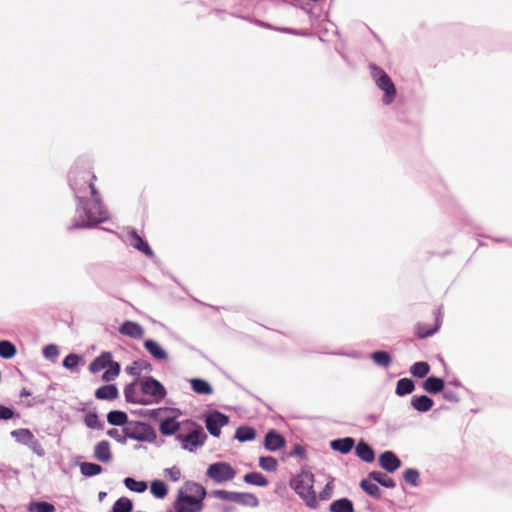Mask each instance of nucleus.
I'll return each instance as SVG.
<instances>
[{
    "label": "nucleus",
    "instance_id": "53",
    "mask_svg": "<svg viewBox=\"0 0 512 512\" xmlns=\"http://www.w3.org/2000/svg\"><path fill=\"white\" fill-rule=\"evenodd\" d=\"M14 416V412L12 409L0 405V419L1 420H9Z\"/></svg>",
    "mask_w": 512,
    "mask_h": 512
},
{
    "label": "nucleus",
    "instance_id": "45",
    "mask_svg": "<svg viewBox=\"0 0 512 512\" xmlns=\"http://www.w3.org/2000/svg\"><path fill=\"white\" fill-rule=\"evenodd\" d=\"M58 355H59L58 347L54 344L46 345L43 348V356L46 359L54 361L57 359Z\"/></svg>",
    "mask_w": 512,
    "mask_h": 512
},
{
    "label": "nucleus",
    "instance_id": "29",
    "mask_svg": "<svg viewBox=\"0 0 512 512\" xmlns=\"http://www.w3.org/2000/svg\"><path fill=\"white\" fill-rule=\"evenodd\" d=\"M439 327H440V321H439V318L437 317L436 323L433 327H428L426 324L419 323L416 326V334L420 338L430 337L438 331Z\"/></svg>",
    "mask_w": 512,
    "mask_h": 512
},
{
    "label": "nucleus",
    "instance_id": "16",
    "mask_svg": "<svg viewBox=\"0 0 512 512\" xmlns=\"http://www.w3.org/2000/svg\"><path fill=\"white\" fill-rule=\"evenodd\" d=\"M144 347L154 359L158 361H166L168 359V353L158 342L148 339L144 342Z\"/></svg>",
    "mask_w": 512,
    "mask_h": 512
},
{
    "label": "nucleus",
    "instance_id": "44",
    "mask_svg": "<svg viewBox=\"0 0 512 512\" xmlns=\"http://www.w3.org/2000/svg\"><path fill=\"white\" fill-rule=\"evenodd\" d=\"M259 466L266 471L273 472L277 469V460L271 456L261 457Z\"/></svg>",
    "mask_w": 512,
    "mask_h": 512
},
{
    "label": "nucleus",
    "instance_id": "40",
    "mask_svg": "<svg viewBox=\"0 0 512 512\" xmlns=\"http://www.w3.org/2000/svg\"><path fill=\"white\" fill-rule=\"evenodd\" d=\"M430 371V366L427 362H416L411 366L410 372L413 376L423 378Z\"/></svg>",
    "mask_w": 512,
    "mask_h": 512
},
{
    "label": "nucleus",
    "instance_id": "28",
    "mask_svg": "<svg viewBox=\"0 0 512 512\" xmlns=\"http://www.w3.org/2000/svg\"><path fill=\"white\" fill-rule=\"evenodd\" d=\"M414 382L409 378H402L397 382L395 393L398 396H404L414 391Z\"/></svg>",
    "mask_w": 512,
    "mask_h": 512
},
{
    "label": "nucleus",
    "instance_id": "57",
    "mask_svg": "<svg viewBox=\"0 0 512 512\" xmlns=\"http://www.w3.org/2000/svg\"><path fill=\"white\" fill-rule=\"evenodd\" d=\"M294 453L301 456L303 454V448L300 446H296L294 449Z\"/></svg>",
    "mask_w": 512,
    "mask_h": 512
},
{
    "label": "nucleus",
    "instance_id": "37",
    "mask_svg": "<svg viewBox=\"0 0 512 512\" xmlns=\"http://www.w3.org/2000/svg\"><path fill=\"white\" fill-rule=\"evenodd\" d=\"M244 481L248 484H252V485H256V486H260V487H264L268 484V481L266 480V478L258 472L247 473L244 476Z\"/></svg>",
    "mask_w": 512,
    "mask_h": 512
},
{
    "label": "nucleus",
    "instance_id": "6",
    "mask_svg": "<svg viewBox=\"0 0 512 512\" xmlns=\"http://www.w3.org/2000/svg\"><path fill=\"white\" fill-rule=\"evenodd\" d=\"M189 432L187 434L179 433L176 439L181 443V447L189 452H194L202 447L207 438L203 428L195 423H189Z\"/></svg>",
    "mask_w": 512,
    "mask_h": 512
},
{
    "label": "nucleus",
    "instance_id": "39",
    "mask_svg": "<svg viewBox=\"0 0 512 512\" xmlns=\"http://www.w3.org/2000/svg\"><path fill=\"white\" fill-rule=\"evenodd\" d=\"M124 485L131 491L142 493L146 491L147 484L144 481H137L134 478L127 477L124 479Z\"/></svg>",
    "mask_w": 512,
    "mask_h": 512
},
{
    "label": "nucleus",
    "instance_id": "55",
    "mask_svg": "<svg viewBox=\"0 0 512 512\" xmlns=\"http://www.w3.org/2000/svg\"><path fill=\"white\" fill-rule=\"evenodd\" d=\"M166 412H168V409L167 408H158V409H153V410H150L148 411V414L151 416V417H158V416H162L163 414H165Z\"/></svg>",
    "mask_w": 512,
    "mask_h": 512
},
{
    "label": "nucleus",
    "instance_id": "59",
    "mask_svg": "<svg viewBox=\"0 0 512 512\" xmlns=\"http://www.w3.org/2000/svg\"><path fill=\"white\" fill-rule=\"evenodd\" d=\"M98 496H99V499L102 500L106 497V492H100Z\"/></svg>",
    "mask_w": 512,
    "mask_h": 512
},
{
    "label": "nucleus",
    "instance_id": "11",
    "mask_svg": "<svg viewBox=\"0 0 512 512\" xmlns=\"http://www.w3.org/2000/svg\"><path fill=\"white\" fill-rule=\"evenodd\" d=\"M124 396L127 402L140 404V405H150L151 401L148 397L144 396L141 391V387L139 385V381H134L128 385H126L124 389Z\"/></svg>",
    "mask_w": 512,
    "mask_h": 512
},
{
    "label": "nucleus",
    "instance_id": "8",
    "mask_svg": "<svg viewBox=\"0 0 512 512\" xmlns=\"http://www.w3.org/2000/svg\"><path fill=\"white\" fill-rule=\"evenodd\" d=\"M139 385L144 396L150 399L151 404L159 403L166 396L164 386L151 376L140 379Z\"/></svg>",
    "mask_w": 512,
    "mask_h": 512
},
{
    "label": "nucleus",
    "instance_id": "7",
    "mask_svg": "<svg viewBox=\"0 0 512 512\" xmlns=\"http://www.w3.org/2000/svg\"><path fill=\"white\" fill-rule=\"evenodd\" d=\"M206 476L216 484H223L235 478L236 470L227 462H215L208 466Z\"/></svg>",
    "mask_w": 512,
    "mask_h": 512
},
{
    "label": "nucleus",
    "instance_id": "31",
    "mask_svg": "<svg viewBox=\"0 0 512 512\" xmlns=\"http://www.w3.org/2000/svg\"><path fill=\"white\" fill-rule=\"evenodd\" d=\"M80 471L85 477H93L102 473L103 469L99 464L83 462L80 464Z\"/></svg>",
    "mask_w": 512,
    "mask_h": 512
},
{
    "label": "nucleus",
    "instance_id": "20",
    "mask_svg": "<svg viewBox=\"0 0 512 512\" xmlns=\"http://www.w3.org/2000/svg\"><path fill=\"white\" fill-rule=\"evenodd\" d=\"M232 502L250 507H257L259 504V501L254 494L246 492H234Z\"/></svg>",
    "mask_w": 512,
    "mask_h": 512
},
{
    "label": "nucleus",
    "instance_id": "9",
    "mask_svg": "<svg viewBox=\"0 0 512 512\" xmlns=\"http://www.w3.org/2000/svg\"><path fill=\"white\" fill-rule=\"evenodd\" d=\"M11 436L20 444L27 446L39 457L45 455V451L40 442L35 438L33 433L26 428L11 431Z\"/></svg>",
    "mask_w": 512,
    "mask_h": 512
},
{
    "label": "nucleus",
    "instance_id": "14",
    "mask_svg": "<svg viewBox=\"0 0 512 512\" xmlns=\"http://www.w3.org/2000/svg\"><path fill=\"white\" fill-rule=\"evenodd\" d=\"M152 434L153 431L150 426L144 423H139L133 431H131L130 428H126V436L138 441L149 440Z\"/></svg>",
    "mask_w": 512,
    "mask_h": 512
},
{
    "label": "nucleus",
    "instance_id": "4",
    "mask_svg": "<svg viewBox=\"0 0 512 512\" xmlns=\"http://www.w3.org/2000/svg\"><path fill=\"white\" fill-rule=\"evenodd\" d=\"M371 76L376 86L384 92L382 102L390 105L396 97V87L388 74L380 67L371 64L369 66Z\"/></svg>",
    "mask_w": 512,
    "mask_h": 512
},
{
    "label": "nucleus",
    "instance_id": "32",
    "mask_svg": "<svg viewBox=\"0 0 512 512\" xmlns=\"http://www.w3.org/2000/svg\"><path fill=\"white\" fill-rule=\"evenodd\" d=\"M27 510L28 512H55L56 508L53 504L45 501H32Z\"/></svg>",
    "mask_w": 512,
    "mask_h": 512
},
{
    "label": "nucleus",
    "instance_id": "25",
    "mask_svg": "<svg viewBox=\"0 0 512 512\" xmlns=\"http://www.w3.org/2000/svg\"><path fill=\"white\" fill-rule=\"evenodd\" d=\"M179 428L180 424L174 417H167L161 421L159 430L163 435H173Z\"/></svg>",
    "mask_w": 512,
    "mask_h": 512
},
{
    "label": "nucleus",
    "instance_id": "17",
    "mask_svg": "<svg viewBox=\"0 0 512 512\" xmlns=\"http://www.w3.org/2000/svg\"><path fill=\"white\" fill-rule=\"evenodd\" d=\"M93 456L96 460L108 463L112 459V453L110 450V444L108 441L103 440L98 442L94 447V453Z\"/></svg>",
    "mask_w": 512,
    "mask_h": 512
},
{
    "label": "nucleus",
    "instance_id": "22",
    "mask_svg": "<svg viewBox=\"0 0 512 512\" xmlns=\"http://www.w3.org/2000/svg\"><path fill=\"white\" fill-rule=\"evenodd\" d=\"M118 389L115 385L109 384L98 388L95 392V397L101 400H114L118 397Z\"/></svg>",
    "mask_w": 512,
    "mask_h": 512
},
{
    "label": "nucleus",
    "instance_id": "34",
    "mask_svg": "<svg viewBox=\"0 0 512 512\" xmlns=\"http://www.w3.org/2000/svg\"><path fill=\"white\" fill-rule=\"evenodd\" d=\"M255 436V430L248 426H241L237 428L235 433V438L240 442L251 441L255 438Z\"/></svg>",
    "mask_w": 512,
    "mask_h": 512
},
{
    "label": "nucleus",
    "instance_id": "15",
    "mask_svg": "<svg viewBox=\"0 0 512 512\" xmlns=\"http://www.w3.org/2000/svg\"><path fill=\"white\" fill-rule=\"evenodd\" d=\"M119 332L133 339H141L144 335L142 326L133 321H125L119 328Z\"/></svg>",
    "mask_w": 512,
    "mask_h": 512
},
{
    "label": "nucleus",
    "instance_id": "30",
    "mask_svg": "<svg viewBox=\"0 0 512 512\" xmlns=\"http://www.w3.org/2000/svg\"><path fill=\"white\" fill-rule=\"evenodd\" d=\"M369 478L384 487H387V488L395 487L394 480L392 478H390L389 476H387L385 473H382L379 471H373L369 474Z\"/></svg>",
    "mask_w": 512,
    "mask_h": 512
},
{
    "label": "nucleus",
    "instance_id": "18",
    "mask_svg": "<svg viewBox=\"0 0 512 512\" xmlns=\"http://www.w3.org/2000/svg\"><path fill=\"white\" fill-rule=\"evenodd\" d=\"M284 443V438L274 430L269 431L265 436L264 446L269 451L279 450L284 446Z\"/></svg>",
    "mask_w": 512,
    "mask_h": 512
},
{
    "label": "nucleus",
    "instance_id": "19",
    "mask_svg": "<svg viewBox=\"0 0 512 512\" xmlns=\"http://www.w3.org/2000/svg\"><path fill=\"white\" fill-rule=\"evenodd\" d=\"M433 405L434 401L426 395L413 396L411 398V406L418 412H427L433 407Z\"/></svg>",
    "mask_w": 512,
    "mask_h": 512
},
{
    "label": "nucleus",
    "instance_id": "26",
    "mask_svg": "<svg viewBox=\"0 0 512 512\" xmlns=\"http://www.w3.org/2000/svg\"><path fill=\"white\" fill-rule=\"evenodd\" d=\"M423 388L428 393L436 394L443 390L444 381L440 378L431 376L423 382Z\"/></svg>",
    "mask_w": 512,
    "mask_h": 512
},
{
    "label": "nucleus",
    "instance_id": "43",
    "mask_svg": "<svg viewBox=\"0 0 512 512\" xmlns=\"http://www.w3.org/2000/svg\"><path fill=\"white\" fill-rule=\"evenodd\" d=\"M84 423L88 428L91 429H102L103 423L99 420L95 412H89L84 418Z\"/></svg>",
    "mask_w": 512,
    "mask_h": 512
},
{
    "label": "nucleus",
    "instance_id": "49",
    "mask_svg": "<svg viewBox=\"0 0 512 512\" xmlns=\"http://www.w3.org/2000/svg\"><path fill=\"white\" fill-rule=\"evenodd\" d=\"M107 434L115 439L116 441L120 442V443H125L126 439L128 438L126 436V429L124 431H120L116 428H113V429H110L108 430Z\"/></svg>",
    "mask_w": 512,
    "mask_h": 512
},
{
    "label": "nucleus",
    "instance_id": "54",
    "mask_svg": "<svg viewBox=\"0 0 512 512\" xmlns=\"http://www.w3.org/2000/svg\"><path fill=\"white\" fill-rule=\"evenodd\" d=\"M443 397L446 400L451 401V402H457L458 401V396L456 395V393H454L453 391H450V390L444 391Z\"/></svg>",
    "mask_w": 512,
    "mask_h": 512
},
{
    "label": "nucleus",
    "instance_id": "13",
    "mask_svg": "<svg viewBox=\"0 0 512 512\" xmlns=\"http://www.w3.org/2000/svg\"><path fill=\"white\" fill-rule=\"evenodd\" d=\"M380 466L386 471L392 473L401 466L399 458L391 451H385L379 457Z\"/></svg>",
    "mask_w": 512,
    "mask_h": 512
},
{
    "label": "nucleus",
    "instance_id": "46",
    "mask_svg": "<svg viewBox=\"0 0 512 512\" xmlns=\"http://www.w3.org/2000/svg\"><path fill=\"white\" fill-rule=\"evenodd\" d=\"M404 480L411 484L412 486H417L418 485V479H419V473L417 470L415 469H407L405 472H404Z\"/></svg>",
    "mask_w": 512,
    "mask_h": 512
},
{
    "label": "nucleus",
    "instance_id": "21",
    "mask_svg": "<svg viewBox=\"0 0 512 512\" xmlns=\"http://www.w3.org/2000/svg\"><path fill=\"white\" fill-rule=\"evenodd\" d=\"M192 390L200 395H210L213 388L209 382L200 378H192L189 380Z\"/></svg>",
    "mask_w": 512,
    "mask_h": 512
},
{
    "label": "nucleus",
    "instance_id": "38",
    "mask_svg": "<svg viewBox=\"0 0 512 512\" xmlns=\"http://www.w3.org/2000/svg\"><path fill=\"white\" fill-rule=\"evenodd\" d=\"M361 488L370 496L379 498L381 495V490L378 485L372 482L370 479H364L360 483Z\"/></svg>",
    "mask_w": 512,
    "mask_h": 512
},
{
    "label": "nucleus",
    "instance_id": "35",
    "mask_svg": "<svg viewBox=\"0 0 512 512\" xmlns=\"http://www.w3.org/2000/svg\"><path fill=\"white\" fill-rule=\"evenodd\" d=\"M107 421L111 425L121 426L128 421L127 414L123 411L114 410L108 413Z\"/></svg>",
    "mask_w": 512,
    "mask_h": 512
},
{
    "label": "nucleus",
    "instance_id": "51",
    "mask_svg": "<svg viewBox=\"0 0 512 512\" xmlns=\"http://www.w3.org/2000/svg\"><path fill=\"white\" fill-rule=\"evenodd\" d=\"M165 474L167 476H169V478L173 481V482H177L179 481L180 477H181V471L178 467H171V468H167L165 470Z\"/></svg>",
    "mask_w": 512,
    "mask_h": 512
},
{
    "label": "nucleus",
    "instance_id": "3",
    "mask_svg": "<svg viewBox=\"0 0 512 512\" xmlns=\"http://www.w3.org/2000/svg\"><path fill=\"white\" fill-rule=\"evenodd\" d=\"M313 485L314 475L307 470H302L300 473L295 475L290 481L291 488L310 508H316L318 505Z\"/></svg>",
    "mask_w": 512,
    "mask_h": 512
},
{
    "label": "nucleus",
    "instance_id": "1",
    "mask_svg": "<svg viewBox=\"0 0 512 512\" xmlns=\"http://www.w3.org/2000/svg\"><path fill=\"white\" fill-rule=\"evenodd\" d=\"M93 179L95 176L88 170L70 172V186L78 200L72 228H90L108 219V212L100 201Z\"/></svg>",
    "mask_w": 512,
    "mask_h": 512
},
{
    "label": "nucleus",
    "instance_id": "23",
    "mask_svg": "<svg viewBox=\"0 0 512 512\" xmlns=\"http://www.w3.org/2000/svg\"><path fill=\"white\" fill-rule=\"evenodd\" d=\"M356 455L363 461L370 463L374 461L375 454L373 449L364 441H360L356 446Z\"/></svg>",
    "mask_w": 512,
    "mask_h": 512
},
{
    "label": "nucleus",
    "instance_id": "52",
    "mask_svg": "<svg viewBox=\"0 0 512 512\" xmlns=\"http://www.w3.org/2000/svg\"><path fill=\"white\" fill-rule=\"evenodd\" d=\"M332 490H333L332 482H328L326 484L325 488L323 489V491L320 492L319 498L321 500H328L332 496Z\"/></svg>",
    "mask_w": 512,
    "mask_h": 512
},
{
    "label": "nucleus",
    "instance_id": "42",
    "mask_svg": "<svg viewBox=\"0 0 512 512\" xmlns=\"http://www.w3.org/2000/svg\"><path fill=\"white\" fill-rule=\"evenodd\" d=\"M151 493L156 497V498H164L166 495H167V486L165 485L164 482L160 481V480H155L151 483Z\"/></svg>",
    "mask_w": 512,
    "mask_h": 512
},
{
    "label": "nucleus",
    "instance_id": "60",
    "mask_svg": "<svg viewBox=\"0 0 512 512\" xmlns=\"http://www.w3.org/2000/svg\"><path fill=\"white\" fill-rule=\"evenodd\" d=\"M222 512H231V508L225 507V508H223Z\"/></svg>",
    "mask_w": 512,
    "mask_h": 512
},
{
    "label": "nucleus",
    "instance_id": "56",
    "mask_svg": "<svg viewBox=\"0 0 512 512\" xmlns=\"http://www.w3.org/2000/svg\"><path fill=\"white\" fill-rule=\"evenodd\" d=\"M281 31L285 32V33L294 34V35H305V33L299 32L297 30L289 29V28L281 29Z\"/></svg>",
    "mask_w": 512,
    "mask_h": 512
},
{
    "label": "nucleus",
    "instance_id": "36",
    "mask_svg": "<svg viewBox=\"0 0 512 512\" xmlns=\"http://www.w3.org/2000/svg\"><path fill=\"white\" fill-rule=\"evenodd\" d=\"M16 352V347L12 342L8 340L0 341V357L11 359L16 355Z\"/></svg>",
    "mask_w": 512,
    "mask_h": 512
},
{
    "label": "nucleus",
    "instance_id": "27",
    "mask_svg": "<svg viewBox=\"0 0 512 512\" xmlns=\"http://www.w3.org/2000/svg\"><path fill=\"white\" fill-rule=\"evenodd\" d=\"M331 512H354L353 503L347 499L342 498L336 501H333L330 505Z\"/></svg>",
    "mask_w": 512,
    "mask_h": 512
},
{
    "label": "nucleus",
    "instance_id": "2",
    "mask_svg": "<svg viewBox=\"0 0 512 512\" xmlns=\"http://www.w3.org/2000/svg\"><path fill=\"white\" fill-rule=\"evenodd\" d=\"M185 489L190 494L179 491L175 502V511L200 512L203 508V500L207 494L206 489L196 482H187Z\"/></svg>",
    "mask_w": 512,
    "mask_h": 512
},
{
    "label": "nucleus",
    "instance_id": "10",
    "mask_svg": "<svg viewBox=\"0 0 512 512\" xmlns=\"http://www.w3.org/2000/svg\"><path fill=\"white\" fill-rule=\"evenodd\" d=\"M229 422L228 416L221 412L214 411L205 416V425L209 433L214 437H219L221 428Z\"/></svg>",
    "mask_w": 512,
    "mask_h": 512
},
{
    "label": "nucleus",
    "instance_id": "12",
    "mask_svg": "<svg viewBox=\"0 0 512 512\" xmlns=\"http://www.w3.org/2000/svg\"><path fill=\"white\" fill-rule=\"evenodd\" d=\"M124 241L127 242L132 247H134L135 249L141 251L148 257L153 256V251L151 250L147 242L142 237H140L134 229H127Z\"/></svg>",
    "mask_w": 512,
    "mask_h": 512
},
{
    "label": "nucleus",
    "instance_id": "50",
    "mask_svg": "<svg viewBox=\"0 0 512 512\" xmlns=\"http://www.w3.org/2000/svg\"><path fill=\"white\" fill-rule=\"evenodd\" d=\"M127 374L135 377H139L142 371V364L140 362H133L131 365L125 368Z\"/></svg>",
    "mask_w": 512,
    "mask_h": 512
},
{
    "label": "nucleus",
    "instance_id": "41",
    "mask_svg": "<svg viewBox=\"0 0 512 512\" xmlns=\"http://www.w3.org/2000/svg\"><path fill=\"white\" fill-rule=\"evenodd\" d=\"M132 508V501L126 497H121L114 503L112 512H131Z\"/></svg>",
    "mask_w": 512,
    "mask_h": 512
},
{
    "label": "nucleus",
    "instance_id": "47",
    "mask_svg": "<svg viewBox=\"0 0 512 512\" xmlns=\"http://www.w3.org/2000/svg\"><path fill=\"white\" fill-rule=\"evenodd\" d=\"M234 492L227 490H214L210 495L214 498L232 502Z\"/></svg>",
    "mask_w": 512,
    "mask_h": 512
},
{
    "label": "nucleus",
    "instance_id": "33",
    "mask_svg": "<svg viewBox=\"0 0 512 512\" xmlns=\"http://www.w3.org/2000/svg\"><path fill=\"white\" fill-rule=\"evenodd\" d=\"M371 359L376 365L384 368L389 367L392 362L391 356L386 351H376L372 353Z\"/></svg>",
    "mask_w": 512,
    "mask_h": 512
},
{
    "label": "nucleus",
    "instance_id": "24",
    "mask_svg": "<svg viewBox=\"0 0 512 512\" xmlns=\"http://www.w3.org/2000/svg\"><path fill=\"white\" fill-rule=\"evenodd\" d=\"M331 448L342 454H347L354 446V439L350 437L336 439L331 442Z\"/></svg>",
    "mask_w": 512,
    "mask_h": 512
},
{
    "label": "nucleus",
    "instance_id": "5",
    "mask_svg": "<svg viewBox=\"0 0 512 512\" xmlns=\"http://www.w3.org/2000/svg\"><path fill=\"white\" fill-rule=\"evenodd\" d=\"M107 367L108 369L102 375V380L110 382L119 375L120 364L112 361V354L110 352H103L100 356L91 362L89 370L92 373H97Z\"/></svg>",
    "mask_w": 512,
    "mask_h": 512
},
{
    "label": "nucleus",
    "instance_id": "58",
    "mask_svg": "<svg viewBox=\"0 0 512 512\" xmlns=\"http://www.w3.org/2000/svg\"><path fill=\"white\" fill-rule=\"evenodd\" d=\"M31 393L27 389H22L21 396H30Z\"/></svg>",
    "mask_w": 512,
    "mask_h": 512
},
{
    "label": "nucleus",
    "instance_id": "48",
    "mask_svg": "<svg viewBox=\"0 0 512 512\" xmlns=\"http://www.w3.org/2000/svg\"><path fill=\"white\" fill-rule=\"evenodd\" d=\"M79 363V356L76 354H69L63 361V366L69 370H73Z\"/></svg>",
    "mask_w": 512,
    "mask_h": 512
}]
</instances>
